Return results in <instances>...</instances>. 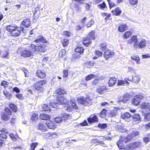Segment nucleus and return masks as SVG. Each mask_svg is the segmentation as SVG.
Returning a JSON list of instances; mask_svg holds the SVG:
<instances>
[{"instance_id":"33","label":"nucleus","mask_w":150,"mask_h":150,"mask_svg":"<svg viewBox=\"0 0 150 150\" xmlns=\"http://www.w3.org/2000/svg\"><path fill=\"white\" fill-rule=\"evenodd\" d=\"M117 129L118 131L122 133L127 132V129L122 125H118L117 127Z\"/></svg>"},{"instance_id":"11","label":"nucleus","mask_w":150,"mask_h":150,"mask_svg":"<svg viewBox=\"0 0 150 150\" xmlns=\"http://www.w3.org/2000/svg\"><path fill=\"white\" fill-rule=\"evenodd\" d=\"M138 39L137 38L136 35H133L128 40V43L130 45L133 44V45L135 43H138Z\"/></svg>"},{"instance_id":"62","label":"nucleus","mask_w":150,"mask_h":150,"mask_svg":"<svg viewBox=\"0 0 150 150\" xmlns=\"http://www.w3.org/2000/svg\"><path fill=\"white\" fill-rule=\"evenodd\" d=\"M94 23L93 21L91 20L87 24V28L90 27L92 25H93Z\"/></svg>"},{"instance_id":"58","label":"nucleus","mask_w":150,"mask_h":150,"mask_svg":"<svg viewBox=\"0 0 150 150\" xmlns=\"http://www.w3.org/2000/svg\"><path fill=\"white\" fill-rule=\"evenodd\" d=\"M128 71L135 73V69L132 67H128Z\"/></svg>"},{"instance_id":"63","label":"nucleus","mask_w":150,"mask_h":150,"mask_svg":"<svg viewBox=\"0 0 150 150\" xmlns=\"http://www.w3.org/2000/svg\"><path fill=\"white\" fill-rule=\"evenodd\" d=\"M40 5H38L37 7L35 8L34 10L33 11L34 16L36 13L37 11L39 10L40 8Z\"/></svg>"},{"instance_id":"47","label":"nucleus","mask_w":150,"mask_h":150,"mask_svg":"<svg viewBox=\"0 0 150 150\" xmlns=\"http://www.w3.org/2000/svg\"><path fill=\"white\" fill-rule=\"evenodd\" d=\"M2 118L5 121L8 120L9 119V116L7 115L6 113H4L2 115Z\"/></svg>"},{"instance_id":"60","label":"nucleus","mask_w":150,"mask_h":150,"mask_svg":"<svg viewBox=\"0 0 150 150\" xmlns=\"http://www.w3.org/2000/svg\"><path fill=\"white\" fill-rule=\"evenodd\" d=\"M98 7L100 9H103L106 7V4L104 2L98 5Z\"/></svg>"},{"instance_id":"51","label":"nucleus","mask_w":150,"mask_h":150,"mask_svg":"<svg viewBox=\"0 0 150 150\" xmlns=\"http://www.w3.org/2000/svg\"><path fill=\"white\" fill-rule=\"evenodd\" d=\"M9 84V82L5 81H3L1 83V85L4 86V88L7 87Z\"/></svg>"},{"instance_id":"61","label":"nucleus","mask_w":150,"mask_h":150,"mask_svg":"<svg viewBox=\"0 0 150 150\" xmlns=\"http://www.w3.org/2000/svg\"><path fill=\"white\" fill-rule=\"evenodd\" d=\"M107 1L108 2L110 8H112V7L115 6V4L114 3V2L110 1V0H107Z\"/></svg>"},{"instance_id":"6","label":"nucleus","mask_w":150,"mask_h":150,"mask_svg":"<svg viewBox=\"0 0 150 150\" xmlns=\"http://www.w3.org/2000/svg\"><path fill=\"white\" fill-rule=\"evenodd\" d=\"M141 144V142H136L129 143L126 145L125 148L127 150H132L139 147Z\"/></svg>"},{"instance_id":"29","label":"nucleus","mask_w":150,"mask_h":150,"mask_svg":"<svg viewBox=\"0 0 150 150\" xmlns=\"http://www.w3.org/2000/svg\"><path fill=\"white\" fill-rule=\"evenodd\" d=\"M35 42L36 43H38L39 42L44 43H47V41L43 37L39 36L38 37L37 39L35 40Z\"/></svg>"},{"instance_id":"22","label":"nucleus","mask_w":150,"mask_h":150,"mask_svg":"<svg viewBox=\"0 0 150 150\" xmlns=\"http://www.w3.org/2000/svg\"><path fill=\"white\" fill-rule=\"evenodd\" d=\"M132 114H130L128 112H126L121 115V117L123 119L126 121L129 118H131Z\"/></svg>"},{"instance_id":"44","label":"nucleus","mask_w":150,"mask_h":150,"mask_svg":"<svg viewBox=\"0 0 150 150\" xmlns=\"http://www.w3.org/2000/svg\"><path fill=\"white\" fill-rule=\"evenodd\" d=\"M38 145V143L37 142H33L30 145V150H35V147Z\"/></svg>"},{"instance_id":"53","label":"nucleus","mask_w":150,"mask_h":150,"mask_svg":"<svg viewBox=\"0 0 150 150\" xmlns=\"http://www.w3.org/2000/svg\"><path fill=\"white\" fill-rule=\"evenodd\" d=\"M63 119L62 117H56L54 119V121L57 123H59L63 121Z\"/></svg>"},{"instance_id":"54","label":"nucleus","mask_w":150,"mask_h":150,"mask_svg":"<svg viewBox=\"0 0 150 150\" xmlns=\"http://www.w3.org/2000/svg\"><path fill=\"white\" fill-rule=\"evenodd\" d=\"M69 43V40L67 39H64L62 42V45L64 47L66 46Z\"/></svg>"},{"instance_id":"32","label":"nucleus","mask_w":150,"mask_h":150,"mask_svg":"<svg viewBox=\"0 0 150 150\" xmlns=\"http://www.w3.org/2000/svg\"><path fill=\"white\" fill-rule=\"evenodd\" d=\"M145 121H147L150 120V112H147L143 114Z\"/></svg>"},{"instance_id":"8","label":"nucleus","mask_w":150,"mask_h":150,"mask_svg":"<svg viewBox=\"0 0 150 150\" xmlns=\"http://www.w3.org/2000/svg\"><path fill=\"white\" fill-rule=\"evenodd\" d=\"M146 46V41L144 39L141 40L139 43H135L134 45V47L136 49H137L138 48L142 49L144 48Z\"/></svg>"},{"instance_id":"13","label":"nucleus","mask_w":150,"mask_h":150,"mask_svg":"<svg viewBox=\"0 0 150 150\" xmlns=\"http://www.w3.org/2000/svg\"><path fill=\"white\" fill-rule=\"evenodd\" d=\"M140 107L146 112H150V104L147 102L142 103L140 105Z\"/></svg>"},{"instance_id":"24","label":"nucleus","mask_w":150,"mask_h":150,"mask_svg":"<svg viewBox=\"0 0 150 150\" xmlns=\"http://www.w3.org/2000/svg\"><path fill=\"white\" fill-rule=\"evenodd\" d=\"M127 80L130 81H132L134 83H138V82L140 81V78L139 75H135L134 76H133L132 77V79L131 80L128 79Z\"/></svg>"},{"instance_id":"43","label":"nucleus","mask_w":150,"mask_h":150,"mask_svg":"<svg viewBox=\"0 0 150 150\" xmlns=\"http://www.w3.org/2000/svg\"><path fill=\"white\" fill-rule=\"evenodd\" d=\"M4 95L8 99H9L11 98V94L9 93V92L6 91H3Z\"/></svg>"},{"instance_id":"27","label":"nucleus","mask_w":150,"mask_h":150,"mask_svg":"<svg viewBox=\"0 0 150 150\" xmlns=\"http://www.w3.org/2000/svg\"><path fill=\"white\" fill-rule=\"evenodd\" d=\"M66 91L63 88H59L55 91V93L58 94V95H61L66 93Z\"/></svg>"},{"instance_id":"59","label":"nucleus","mask_w":150,"mask_h":150,"mask_svg":"<svg viewBox=\"0 0 150 150\" xmlns=\"http://www.w3.org/2000/svg\"><path fill=\"white\" fill-rule=\"evenodd\" d=\"M68 71L67 70H64L63 71V77L65 78L68 76Z\"/></svg>"},{"instance_id":"16","label":"nucleus","mask_w":150,"mask_h":150,"mask_svg":"<svg viewBox=\"0 0 150 150\" xmlns=\"http://www.w3.org/2000/svg\"><path fill=\"white\" fill-rule=\"evenodd\" d=\"M31 24L30 20L28 19H25L21 23V25H23L25 27L28 28L30 27Z\"/></svg>"},{"instance_id":"21","label":"nucleus","mask_w":150,"mask_h":150,"mask_svg":"<svg viewBox=\"0 0 150 150\" xmlns=\"http://www.w3.org/2000/svg\"><path fill=\"white\" fill-rule=\"evenodd\" d=\"M39 117L40 119L43 120H48L51 118L50 116L43 113L40 114Z\"/></svg>"},{"instance_id":"64","label":"nucleus","mask_w":150,"mask_h":150,"mask_svg":"<svg viewBox=\"0 0 150 150\" xmlns=\"http://www.w3.org/2000/svg\"><path fill=\"white\" fill-rule=\"evenodd\" d=\"M1 54V56L3 58H7L8 57V52H6L5 51L4 53L2 54Z\"/></svg>"},{"instance_id":"39","label":"nucleus","mask_w":150,"mask_h":150,"mask_svg":"<svg viewBox=\"0 0 150 150\" xmlns=\"http://www.w3.org/2000/svg\"><path fill=\"white\" fill-rule=\"evenodd\" d=\"M106 110L105 109H103L100 114V116L101 118H104L106 115Z\"/></svg>"},{"instance_id":"3","label":"nucleus","mask_w":150,"mask_h":150,"mask_svg":"<svg viewBox=\"0 0 150 150\" xmlns=\"http://www.w3.org/2000/svg\"><path fill=\"white\" fill-rule=\"evenodd\" d=\"M78 103L85 106H89L92 104V99L88 96L86 98L84 97L79 98H77Z\"/></svg>"},{"instance_id":"49","label":"nucleus","mask_w":150,"mask_h":150,"mask_svg":"<svg viewBox=\"0 0 150 150\" xmlns=\"http://www.w3.org/2000/svg\"><path fill=\"white\" fill-rule=\"evenodd\" d=\"M95 75L93 74H90L86 77L85 80L86 81H88L91 80L92 78H94Z\"/></svg>"},{"instance_id":"48","label":"nucleus","mask_w":150,"mask_h":150,"mask_svg":"<svg viewBox=\"0 0 150 150\" xmlns=\"http://www.w3.org/2000/svg\"><path fill=\"white\" fill-rule=\"evenodd\" d=\"M107 125L106 124L99 123L98 125V127L99 128L103 129L106 128L107 127Z\"/></svg>"},{"instance_id":"38","label":"nucleus","mask_w":150,"mask_h":150,"mask_svg":"<svg viewBox=\"0 0 150 150\" xmlns=\"http://www.w3.org/2000/svg\"><path fill=\"white\" fill-rule=\"evenodd\" d=\"M9 107L13 112H17V107L16 105L14 104H9Z\"/></svg>"},{"instance_id":"56","label":"nucleus","mask_w":150,"mask_h":150,"mask_svg":"<svg viewBox=\"0 0 150 150\" xmlns=\"http://www.w3.org/2000/svg\"><path fill=\"white\" fill-rule=\"evenodd\" d=\"M5 111L6 114H7L9 115H10L11 114V112L9 109L8 108H5Z\"/></svg>"},{"instance_id":"52","label":"nucleus","mask_w":150,"mask_h":150,"mask_svg":"<svg viewBox=\"0 0 150 150\" xmlns=\"http://www.w3.org/2000/svg\"><path fill=\"white\" fill-rule=\"evenodd\" d=\"M131 34L130 32L127 31L125 32L124 34V38L125 39H127L130 36Z\"/></svg>"},{"instance_id":"1","label":"nucleus","mask_w":150,"mask_h":150,"mask_svg":"<svg viewBox=\"0 0 150 150\" xmlns=\"http://www.w3.org/2000/svg\"><path fill=\"white\" fill-rule=\"evenodd\" d=\"M50 98H48L47 100V104H44L42 106V109L43 111H46L50 110L51 106L52 108H55L57 107L59 105H62L65 106V105H68L69 103V100L65 98L62 96H58L57 100L55 102L54 100H50Z\"/></svg>"},{"instance_id":"41","label":"nucleus","mask_w":150,"mask_h":150,"mask_svg":"<svg viewBox=\"0 0 150 150\" xmlns=\"http://www.w3.org/2000/svg\"><path fill=\"white\" fill-rule=\"evenodd\" d=\"M125 83L128 84L129 83L126 80H125L124 81L120 80L118 81L117 85H123Z\"/></svg>"},{"instance_id":"20","label":"nucleus","mask_w":150,"mask_h":150,"mask_svg":"<svg viewBox=\"0 0 150 150\" xmlns=\"http://www.w3.org/2000/svg\"><path fill=\"white\" fill-rule=\"evenodd\" d=\"M106 88L105 86H101L99 87L97 89V92L100 94H103L106 90Z\"/></svg>"},{"instance_id":"23","label":"nucleus","mask_w":150,"mask_h":150,"mask_svg":"<svg viewBox=\"0 0 150 150\" xmlns=\"http://www.w3.org/2000/svg\"><path fill=\"white\" fill-rule=\"evenodd\" d=\"M36 75L39 78H43L45 77V73L40 70H38L36 72Z\"/></svg>"},{"instance_id":"2","label":"nucleus","mask_w":150,"mask_h":150,"mask_svg":"<svg viewBox=\"0 0 150 150\" xmlns=\"http://www.w3.org/2000/svg\"><path fill=\"white\" fill-rule=\"evenodd\" d=\"M35 45L32 44L29 50L27 49H22L20 52L21 55L25 57H30L35 53L36 49L35 47Z\"/></svg>"},{"instance_id":"46","label":"nucleus","mask_w":150,"mask_h":150,"mask_svg":"<svg viewBox=\"0 0 150 150\" xmlns=\"http://www.w3.org/2000/svg\"><path fill=\"white\" fill-rule=\"evenodd\" d=\"M66 54V50H61L59 53V56L62 57L64 56Z\"/></svg>"},{"instance_id":"25","label":"nucleus","mask_w":150,"mask_h":150,"mask_svg":"<svg viewBox=\"0 0 150 150\" xmlns=\"http://www.w3.org/2000/svg\"><path fill=\"white\" fill-rule=\"evenodd\" d=\"M45 122L40 123L38 125V129L41 130L42 131L45 132L46 131V127L45 126Z\"/></svg>"},{"instance_id":"42","label":"nucleus","mask_w":150,"mask_h":150,"mask_svg":"<svg viewBox=\"0 0 150 150\" xmlns=\"http://www.w3.org/2000/svg\"><path fill=\"white\" fill-rule=\"evenodd\" d=\"M38 118V114L34 113L32 115L31 120L32 121H36Z\"/></svg>"},{"instance_id":"36","label":"nucleus","mask_w":150,"mask_h":150,"mask_svg":"<svg viewBox=\"0 0 150 150\" xmlns=\"http://www.w3.org/2000/svg\"><path fill=\"white\" fill-rule=\"evenodd\" d=\"M139 133V132L136 130H134L133 131L131 134V135H130L131 136V139H132L135 137L137 135H138Z\"/></svg>"},{"instance_id":"9","label":"nucleus","mask_w":150,"mask_h":150,"mask_svg":"<svg viewBox=\"0 0 150 150\" xmlns=\"http://www.w3.org/2000/svg\"><path fill=\"white\" fill-rule=\"evenodd\" d=\"M35 47L36 49L35 53H36L38 52H44L46 50V45L43 44H40L39 45H35Z\"/></svg>"},{"instance_id":"19","label":"nucleus","mask_w":150,"mask_h":150,"mask_svg":"<svg viewBox=\"0 0 150 150\" xmlns=\"http://www.w3.org/2000/svg\"><path fill=\"white\" fill-rule=\"evenodd\" d=\"M131 118L132 121H140V117L138 114H135L131 115Z\"/></svg>"},{"instance_id":"4","label":"nucleus","mask_w":150,"mask_h":150,"mask_svg":"<svg viewBox=\"0 0 150 150\" xmlns=\"http://www.w3.org/2000/svg\"><path fill=\"white\" fill-rule=\"evenodd\" d=\"M46 80H41L37 82L34 84L33 87H34L35 90L40 92L43 91V86L46 84Z\"/></svg>"},{"instance_id":"10","label":"nucleus","mask_w":150,"mask_h":150,"mask_svg":"<svg viewBox=\"0 0 150 150\" xmlns=\"http://www.w3.org/2000/svg\"><path fill=\"white\" fill-rule=\"evenodd\" d=\"M88 121L89 124H91L94 122H98V119L97 116L95 115H92L90 117L88 118Z\"/></svg>"},{"instance_id":"40","label":"nucleus","mask_w":150,"mask_h":150,"mask_svg":"<svg viewBox=\"0 0 150 150\" xmlns=\"http://www.w3.org/2000/svg\"><path fill=\"white\" fill-rule=\"evenodd\" d=\"M21 70L24 72L25 77H28L29 76V72L26 69L24 68H23L21 69Z\"/></svg>"},{"instance_id":"35","label":"nucleus","mask_w":150,"mask_h":150,"mask_svg":"<svg viewBox=\"0 0 150 150\" xmlns=\"http://www.w3.org/2000/svg\"><path fill=\"white\" fill-rule=\"evenodd\" d=\"M61 115L63 120H64L65 119H69L71 118V116L69 114H67L65 113H62Z\"/></svg>"},{"instance_id":"5","label":"nucleus","mask_w":150,"mask_h":150,"mask_svg":"<svg viewBox=\"0 0 150 150\" xmlns=\"http://www.w3.org/2000/svg\"><path fill=\"white\" fill-rule=\"evenodd\" d=\"M144 98V96L142 94H139L134 96L132 100V103L135 106H137L139 105L141 100Z\"/></svg>"},{"instance_id":"17","label":"nucleus","mask_w":150,"mask_h":150,"mask_svg":"<svg viewBox=\"0 0 150 150\" xmlns=\"http://www.w3.org/2000/svg\"><path fill=\"white\" fill-rule=\"evenodd\" d=\"M17 26L14 25H9L5 27V30L11 33L13 30L16 28Z\"/></svg>"},{"instance_id":"50","label":"nucleus","mask_w":150,"mask_h":150,"mask_svg":"<svg viewBox=\"0 0 150 150\" xmlns=\"http://www.w3.org/2000/svg\"><path fill=\"white\" fill-rule=\"evenodd\" d=\"M107 44L105 42H103L100 45V47L103 51L105 50L107 48Z\"/></svg>"},{"instance_id":"14","label":"nucleus","mask_w":150,"mask_h":150,"mask_svg":"<svg viewBox=\"0 0 150 150\" xmlns=\"http://www.w3.org/2000/svg\"><path fill=\"white\" fill-rule=\"evenodd\" d=\"M21 33V31L19 30V28L16 27L11 33H10V34L12 36L17 37L19 36Z\"/></svg>"},{"instance_id":"30","label":"nucleus","mask_w":150,"mask_h":150,"mask_svg":"<svg viewBox=\"0 0 150 150\" xmlns=\"http://www.w3.org/2000/svg\"><path fill=\"white\" fill-rule=\"evenodd\" d=\"M112 55V53L111 52V51L110 50H108L105 51L104 56V57L107 59L111 57Z\"/></svg>"},{"instance_id":"55","label":"nucleus","mask_w":150,"mask_h":150,"mask_svg":"<svg viewBox=\"0 0 150 150\" xmlns=\"http://www.w3.org/2000/svg\"><path fill=\"white\" fill-rule=\"evenodd\" d=\"M129 3L132 5H135L138 3V0H128Z\"/></svg>"},{"instance_id":"57","label":"nucleus","mask_w":150,"mask_h":150,"mask_svg":"<svg viewBox=\"0 0 150 150\" xmlns=\"http://www.w3.org/2000/svg\"><path fill=\"white\" fill-rule=\"evenodd\" d=\"M1 133H0V139H6L7 137L6 135L3 132H2L1 131Z\"/></svg>"},{"instance_id":"31","label":"nucleus","mask_w":150,"mask_h":150,"mask_svg":"<svg viewBox=\"0 0 150 150\" xmlns=\"http://www.w3.org/2000/svg\"><path fill=\"white\" fill-rule=\"evenodd\" d=\"M131 59L135 61L137 64H139L140 63V58L137 55H133L131 57Z\"/></svg>"},{"instance_id":"18","label":"nucleus","mask_w":150,"mask_h":150,"mask_svg":"<svg viewBox=\"0 0 150 150\" xmlns=\"http://www.w3.org/2000/svg\"><path fill=\"white\" fill-rule=\"evenodd\" d=\"M91 40L88 37H85L83 41V43L86 47L88 46L91 43Z\"/></svg>"},{"instance_id":"28","label":"nucleus","mask_w":150,"mask_h":150,"mask_svg":"<svg viewBox=\"0 0 150 150\" xmlns=\"http://www.w3.org/2000/svg\"><path fill=\"white\" fill-rule=\"evenodd\" d=\"M111 12L114 15L117 16L120 15L122 12V11L119 7H117L115 8V10H113Z\"/></svg>"},{"instance_id":"7","label":"nucleus","mask_w":150,"mask_h":150,"mask_svg":"<svg viewBox=\"0 0 150 150\" xmlns=\"http://www.w3.org/2000/svg\"><path fill=\"white\" fill-rule=\"evenodd\" d=\"M131 139V136L129 135H128L127 137H121V139L118 141L117 144L118 147H119L120 146L122 147V143L123 142L126 143L128 142Z\"/></svg>"},{"instance_id":"12","label":"nucleus","mask_w":150,"mask_h":150,"mask_svg":"<svg viewBox=\"0 0 150 150\" xmlns=\"http://www.w3.org/2000/svg\"><path fill=\"white\" fill-rule=\"evenodd\" d=\"M130 97V95L128 93H126L120 97V101H121L123 103H126L129 100Z\"/></svg>"},{"instance_id":"34","label":"nucleus","mask_w":150,"mask_h":150,"mask_svg":"<svg viewBox=\"0 0 150 150\" xmlns=\"http://www.w3.org/2000/svg\"><path fill=\"white\" fill-rule=\"evenodd\" d=\"M84 50V49L83 47H78L76 48L75 51L76 52L79 53L81 54L83 53Z\"/></svg>"},{"instance_id":"26","label":"nucleus","mask_w":150,"mask_h":150,"mask_svg":"<svg viewBox=\"0 0 150 150\" xmlns=\"http://www.w3.org/2000/svg\"><path fill=\"white\" fill-rule=\"evenodd\" d=\"M116 81V79L114 77L110 78L108 82L109 86H112L115 84Z\"/></svg>"},{"instance_id":"15","label":"nucleus","mask_w":150,"mask_h":150,"mask_svg":"<svg viewBox=\"0 0 150 150\" xmlns=\"http://www.w3.org/2000/svg\"><path fill=\"white\" fill-rule=\"evenodd\" d=\"M45 124L47 127L49 129H53L56 128V125L52 122L48 121L46 122Z\"/></svg>"},{"instance_id":"45","label":"nucleus","mask_w":150,"mask_h":150,"mask_svg":"<svg viewBox=\"0 0 150 150\" xmlns=\"http://www.w3.org/2000/svg\"><path fill=\"white\" fill-rule=\"evenodd\" d=\"M95 33V32L94 30H92L90 33L88 35L93 40H95L96 38L94 36Z\"/></svg>"},{"instance_id":"37","label":"nucleus","mask_w":150,"mask_h":150,"mask_svg":"<svg viewBox=\"0 0 150 150\" xmlns=\"http://www.w3.org/2000/svg\"><path fill=\"white\" fill-rule=\"evenodd\" d=\"M127 26L126 25L121 24L119 26L118 30L120 32H123L125 30Z\"/></svg>"}]
</instances>
